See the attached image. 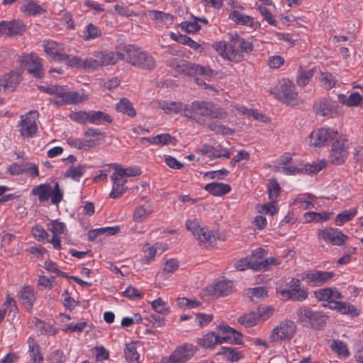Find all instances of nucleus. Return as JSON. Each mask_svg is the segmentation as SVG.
Returning <instances> with one entry per match:
<instances>
[{
	"instance_id": "412c9836",
	"label": "nucleus",
	"mask_w": 363,
	"mask_h": 363,
	"mask_svg": "<svg viewBox=\"0 0 363 363\" xmlns=\"http://www.w3.org/2000/svg\"><path fill=\"white\" fill-rule=\"evenodd\" d=\"M42 46L44 52L55 61L60 62L67 59V55L65 53V48L53 40H45Z\"/></svg>"
},
{
	"instance_id": "774afa93",
	"label": "nucleus",
	"mask_w": 363,
	"mask_h": 363,
	"mask_svg": "<svg viewBox=\"0 0 363 363\" xmlns=\"http://www.w3.org/2000/svg\"><path fill=\"white\" fill-rule=\"evenodd\" d=\"M267 189L269 200L271 201H277V199L279 197L281 191L279 184L269 183Z\"/></svg>"
},
{
	"instance_id": "f03ea898",
	"label": "nucleus",
	"mask_w": 363,
	"mask_h": 363,
	"mask_svg": "<svg viewBox=\"0 0 363 363\" xmlns=\"http://www.w3.org/2000/svg\"><path fill=\"white\" fill-rule=\"evenodd\" d=\"M212 47L225 60L240 62L243 58V53L249 54L254 48L253 44L240 38L238 35L232 36L228 41L214 43Z\"/></svg>"
},
{
	"instance_id": "052dcab7",
	"label": "nucleus",
	"mask_w": 363,
	"mask_h": 363,
	"mask_svg": "<svg viewBox=\"0 0 363 363\" xmlns=\"http://www.w3.org/2000/svg\"><path fill=\"white\" fill-rule=\"evenodd\" d=\"M313 199L314 196L312 194L301 195L295 200V202L300 203L303 209H308L314 207Z\"/></svg>"
},
{
	"instance_id": "1a4fd4ad",
	"label": "nucleus",
	"mask_w": 363,
	"mask_h": 363,
	"mask_svg": "<svg viewBox=\"0 0 363 363\" xmlns=\"http://www.w3.org/2000/svg\"><path fill=\"white\" fill-rule=\"evenodd\" d=\"M327 166V161L320 160L318 163H300L294 166L276 167L277 171L285 175L311 174H316Z\"/></svg>"
},
{
	"instance_id": "0e129e2a",
	"label": "nucleus",
	"mask_w": 363,
	"mask_h": 363,
	"mask_svg": "<svg viewBox=\"0 0 363 363\" xmlns=\"http://www.w3.org/2000/svg\"><path fill=\"white\" fill-rule=\"evenodd\" d=\"M31 233L34 238L39 242H45L48 239V234L45 229L40 225L33 227Z\"/></svg>"
},
{
	"instance_id": "6ab92c4d",
	"label": "nucleus",
	"mask_w": 363,
	"mask_h": 363,
	"mask_svg": "<svg viewBox=\"0 0 363 363\" xmlns=\"http://www.w3.org/2000/svg\"><path fill=\"white\" fill-rule=\"evenodd\" d=\"M37 113L29 112L21 116L20 133L23 138H32L37 132Z\"/></svg>"
},
{
	"instance_id": "e2e57ef3",
	"label": "nucleus",
	"mask_w": 363,
	"mask_h": 363,
	"mask_svg": "<svg viewBox=\"0 0 363 363\" xmlns=\"http://www.w3.org/2000/svg\"><path fill=\"white\" fill-rule=\"evenodd\" d=\"M180 28L183 31L188 33H194L201 29V26L198 21L194 19V21H184L180 23Z\"/></svg>"
},
{
	"instance_id": "4c0bfd02",
	"label": "nucleus",
	"mask_w": 363,
	"mask_h": 363,
	"mask_svg": "<svg viewBox=\"0 0 363 363\" xmlns=\"http://www.w3.org/2000/svg\"><path fill=\"white\" fill-rule=\"evenodd\" d=\"M333 214V213H329L326 211L320 213L308 211L304 213L303 217L306 223H319L328 220Z\"/></svg>"
},
{
	"instance_id": "9d476101",
	"label": "nucleus",
	"mask_w": 363,
	"mask_h": 363,
	"mask_svg": "<svg viewBox=\"0 0 363 363\" xmlns=\"http://www.w3.org/2000/svg\"><path fill=\"white\" fill-rule=\"evenodd\" d=\"M340 133L330 128H320L311 132L309 136V144L314 147H323L330 142H334Z\"/></svg>"
},
{
	"instance_id": "bf43d9fd",
	"label": "nucleus",
	"mask_w": 363,
	"mask_h": 363,
	"mask_svg": "<svg viewBox=\"0 0 363 363\" xmlns=\"http://www.w3.org/2000/svg\"><path fill=\"white\" fill-rule=\"evenodd\" d=\"M281 260L279 258L277 257H268L265 259L264 260L262 261H257V265L259 267V271L261 270H267L269 269L272 266H277L281 264Z\"/></svg>"
},
{
	"instance_id": "5fc2aeb1",
	"label": "nucleus",
	"mask_w": 363,
	"mask_h": 363,
	"mask_svg": "<svg viewBox=\"0 0 363 363\" xmlns=\"http://www.w3.org/2000/svg\"><path fill=\"white\" fill-rule=\"evenodd\" d=\"M124 353L126 360L129 362L138 361L139 359L137 347L134 342L126 344Z\"/></svg>"
},
{
	"instance_id": "f8f14e48",
	"label": "nucleus",
	"mask_w": 363,
	"mask_h": 363,
	"mask_svg": "<svg viewBox=\"0 0 363 363\" xmlns=\"http://www.w3.org/2000/svg\"><path fill=\"white\" fill-rule=\"evenodd\" d=\"M196 349L192 345L184 344L177 347L170 355L163 357L160 363H186L195 354Z\"/></svg>"
},
{
	"instance_id": "a19ab883",
	"label": "nucleus",
	"mask_w": 363,
	"mask_h": 363,
	"mask_svg": "<svg viewBox=\"0 0 363 363\" xmlns=\"http://www.w3.org/2000/svg\"><path fill=\"white\" fill-rule=\"evenodd\" d=\"M127 190H132L133 193L138 194L139 186H125L124 183H113L110 196L112 199H116L122 196Z\"/></svg>"
},
{
	"instance_id": "a878e982",
	"label": "nucleus",
	"mask_w": 363,
	"mask_h": 363,
	"mask_svg": "<svg viewBox=\"0 0 363 363\" xmlns=\"http://www.w3.org/2000/svg\"><path fill=\"white\" fill-rule=\"evenodd\" d=\"M94 56L99 59L100 66H107L116 64L118 60L125 58L124 53L111 51L108 52L96 51Z\"/></svg>"
},
{
	"instance_id": "7ed1b4c3",
	"label": "nucleus",
	"mask_w": 363,
	"mask_h": 363,
	"mask_svg": "<svg viewBox=\"0 0 363 363\" xmlns=\"http://www.w3.org/2000/svg\"><path fill=\"white\" fill-rule=\"evenodd\" d=\"M185 225L200 245L213 247L216 241L215 235L202 222L196 218L188 219L185 223Z\"/></svg>"
},
{
	"instance_id": "39448f33",
	"label": "nucleus",
	"mask_w": 363,
	"mask_h": 363,
	"mask_svg": "<svg viewBox=\"0 0 363 363\" xmlns=\"http://www.w3.org/2000/svg\"><path fill=\"white\" fill-rule=\"evenodd\" d=\"M167 65L178 74L190 76L201 74L208 77L213 75V71L210 67L193 64L184 60L171 58L167 60Z\"/></svg>"
},
{
	"instance_id": "6e6552de",
	"label": "nucleus",
	"mask_w": 363,
	"mask_h": 363,
	"mask_svg": "<svg viewBox=\"0 0 363 363\" xmlns=\"http://www.w3.org/2000/svg\"><path fill=\"white\" fill-rule=\"evenodd\" d=\"M287 285L288 289H277V293L281 299L302 302L308 298V289L301 286L300 279H292Z\"/></svg>"
},
{
	"instance_id": "13d9d810",
	"label": "nucleus",
	"mask_w": 363,
	"mask_h": 363,
	"mask_svg": "<svg viewBox=\"0 0 363 363\" xmlns=\"http://www.w3.org/2000/svg\"><path fill=\"white\" fill-rule=\"evenodd\" d=\"M320 74L321 85L325 89H331L335 86L336 81L331 73L320 72Z\"/></svg>"
},
{
	"instance_id": "f257e3e1",
	"label": "nucleus",
	"mask_w": 363,
	"mask_h": 363,
	"mask_svg": "<svg viewBox=\"0 0 363 363\" xmlns=\"http://www.w3.org/2000/svg\"><path fill=\"white\" fill-rule=\"evenodd\" d=\"M228 113L224 108L217 107L213 102L207 101H194L188 104L185 117L194 120L198 124L206 126V119L225 120Z\"/></svg>"
},
{
	"instance_id": "c03bdc74",
	"label": "nucleus",
	"mask_w": 363,
	"mask_h": 363,
	"mask_svg": "<svg viewBox=\"0 0 363 363\" xmlns=\"http://www.w3.org/2000/svg\"><path fill=\"white\" fill-rule=\"evenodd\" d=\"M235 267L240 271H243L247 269H251L254 271H259L257 261L253 260V257H250L238 260L235 263Z\"/></svg>"
},
{
	"instance_id": "5701e85b",
	"label": "nucleus",
	"mask_w": 363,
	"mask_h": 363,
	"mask_svg": "<svg viewBox=\"0 0 363 363\" xmlns=\"http://www.w3.org/2000/svg\"><path fill=\"white\" fill-rule=\"evenodd\" d=\"M315 298L319 301H328L335 304L338 299L343 298L341 293L333 287L320 289L313 292Z\"/></svg>"
},
{
	"instance_id": "b1692460",
	"label": "nucleus",
	"mask_w": 363,
	"mask_h": 363,
	"mask_svg": "<svg viewBox=\"0 0 363 363\" xmlns=\"http://www.w3.org/2000/svg\"><path fill=\"white\" fill-rule=\"evenodd\" d=\"M220 340L223 342H234L235 344H241L242 335L236 331L234 328L226 325H220L218 328Z\"/></svg>"
},
{
	"instance_id": "69168bd1",
	"label": "nucleus",
	"mask_w": 363,
	"mask_h": 363,
	"mask_svg": "<svg viewBox=\"0 0 363 363\" xmlns=\"http://www.w3.org/2000/svg\"><path fill=\"white\" fill-rule=\"evenodd\" d=\"M228 171L225 169L218 170V171H212L208 172L204 174L203 179H217L222 180L224 179L225 177L227 176Z\"/></svg>"
},
{
	"instance_id": "864d4df0",
	"label": "nucleus",
	"mask_w": 363,
	"mask_h": 363,
	"mask_svg": "<svg viewBox=\"0 0 363 363\" xmlns=\"http://www.w3.org/2000/svg\"><path fill=\"white\" fill-rule=\"evenodd\" d=\"M218 354L223 355L225 359L230 362H236L241 358V355L235 347H222Z\"/></svg>"
},
{
	"instance_id": "79ce46f5",
	"label": "nucleus",
	"mask_w": 363,
	"mask_h": 363,
	"mask_svg": "<svg viewBox=\"0 0 363 363\" xmlns=\"http://www.w3.org/2000/svg\"><path fill=\"white\" fill-rule=\"evenodd\" d=\"M52 95H53V103L58 106L68 103V92L66 87L55 86V91Z\"/></svg>"
},
{
	"instance_id": "4468645a",
	"label": "nucleus",
	"mask_w": 363,
	"mask_h": 363,
	"mask_svg": "<svg viewBox=\"0 0 363 363\" xmlns=\"http://www.w3.org/2000/svg\"><path fill=\"white\" fill-rule=\"evenodd\" d=\"M332 272L312 270L304 272L300 274L301 279L311 286H320L333 278Z\"/></svg>"
},
{
	"instance_id": "4d7b16f0",
	"label": "nucleus",
	"mask_w": 363,
	"mask_h": 363,
	"mask_svg": "<svg viewBox=\"0 0 363 363\" xmlns=\"http://www.w3.org/2000/svg\"><path fill=\"white\" fill-rule=\"evenodd\" d=\"M101 34V30L99 27L92 23H89L86 27L83 38L84 40H88L90 39L97 38L100 37Z\"/></svg>"
},
{
	"instance_id": "f3484780",
	"label": "nucleus",
	"mask_w": 363,
	"mask_h": 363,
	"mask_svg": "<svg viewBox=\"0 0 363 363\" xmlns=\"http://www.w3.org/2000/svg\"><path fill=\"white\" fill-rule=\"evenodd\" d=\"M273 313L272 308H267L264 311L257 310L240 316L238 319L240 324L245 328H251L258 324L261 321L267 320Z\"/></svg>"
},
{
	"instance_id": "dca6fc26",
	"label": "nucleus",
	"mask_w": 363,
	"mask_h": 363,
	"mask_svg": "<svg viewBox=\"0 0 363 363\" xmlns=\"http://www.w3.org/2000/svg\"><path fill=\"white\" fill-rule=\"evenodd\" d=\"M233 291V284L230 280H220L205 289V294L211 298L226 296Z\"/></svg>"
},
{
	"instance_id": "ea45409f",
	"label": "nucleus",
	"mask_w": 363,
	"mask_h": 363,
	"mask_svg": "<svg viewBox=\"0 0 363 363\" xmlns=\"http://www.w3.org/2000/svg\"><path fill=\"white\" fill-rule=\"evenodd\" d=\"M205 127H206L209 130L214 132L216 134L231 135L235 133V130L233 129L228 128L218 121H211L207 123V125Z\"/></svg>"
},
{
	"instance_id": "680f3d73",
	"label": "nucleus",
	"mask_w": 363,
	"mask_h": 363,
	"mask_svg": "<svg viewBox=\"0 0 363 363\" xmlns=\"http://www.w3.org/2000/svg\"><path fill=\"white\" fill-rule=\"evenodd\" d=\"M69 118L78 123H89V112L84 111H74L69 114Z\"/></svg>"
},
{
	"instance_id": "58836bf2",
	"label": "nucleus",
	"mask_w": 363,
	"mask_h": 363,
	"mask_svg": "<svg viewBox=\"0 0 363 363\" xmlns=\"http://www.w3.org/2000/svg\"><path fill=\"white\" fill-rule=\"evenodd\" d=\"M20 300L26 309H31L35 301L33 290L29 286L22 289L20 291Z\"/></svg>"
},
{
	"instance_id": "3c124183",
	"label": "nucleus",
	"mask_w": 363,
	"mask_h": 363,
	"mask_svg": "<svg viewBox=\"0 0 363 363\" xmlns=\"http://www.w3.org/2000/svg\"><path fill=\"white\" fill-rule=\"evenodd\" d=\"M357 212V210L354 208L340 213L335 219V224L337 226H342L345 223L351 220L355 216Z\"/></svg>"
},
{
	"instance_id": "37998d69",
	"label": "nucleus",
	"mask_w": 363,
	"mask_h": 363,
	"mask_svg": "<svg viewBox=\"0 0 363 363\" xmlns=\"http://www.w3.org/2000/svg\"><path fill=\"white\" fill-rule=\"evenodd\" d=\"M103 122L111 123L112 122L111 117L104 111H89V123L93 124H100Z\"/></svg>"
},
{
	"instance_id": "ddd939ff",
	"label": "nucleus",
	"mask_w": 363,
	"mask_h": 363,
	"mask_svg": "<svg viewBox=\"0 0 363 363\" xmlns=\"http://www.w3.org/2000/svg\"><path fill=\"white\" fill-rule=\"evenodd\" d=\"M21 62L22 67L33 77L40 79L44 76L42 62L37 55L33 53L24 55L21 57Z\"/></svg>"
},
{
	"instance_id": "a18cd8bd",
	"label": "nucleus",
	"mask_w": 363,
	"mask_h": 363,
	"mask_svg": "<svg viewBox=\"0 0 363 363\" xmlns=\"http://www.w3.org/2000/svg\"><path fill=\"white\" fill-rule=\"evenodd\" d=\"M159 246V245L150 246L149 244H146L143 247V252L147 255L140 259V262L143 264H149L150 262L154 261Z\"/></svg>"
},
{
	"instance_id": "6e6d98bb",
	"label": "nucleus",
	"mask_w": 363,
	"mask_h": 363,
	"mask_svg": "<svg viewBox=\"0 0 363 363\" xmlns=\"http://www.w3.org/2000/svg\"><path fill=\"white\" fill-rule=\"evenodd\" d=\"M331 349L340 357H347L350 355L346 344L340 340H333L331 345Z\"/></svg>"
},
{
	"instance_id": "338daca9",
	"label": "nucleus",
	"mask_w": 363,
	"mask_h": 363,
	"mask_svg": "<svg viewBox=\"0 0 363 363\" xmlns=\"http://www.w3.org/2000/svg\"><path fill=\"white\" fill-rule=\"evenodd\" d=\"M65 228V225L57 220H53L48 225V230L55 236L62 233Z\"/></svg>"
},
{
	"instance_id": "a211bd4d",
	"label": "nucleus",
	"mask_w": 363,
	"mask_h": 363,
	"mask_svg": "<svg viewBox=\"0 0 363 363\" xmlns=\"http://www.w3.org/2000/svg\"><path fill=\"white\" fill-rule=\"evenodd\" d=\"M317 237L319 240L330 242L334 245H342L348 238L340 230L333 228L318 230Z\"/></svg>"
},
{
	"instance_id": "393cba45",
	"label": "nucleus",
	"mask_w": 363,
	"mask_h": 363,
	"mask_svg": "<svg viewBox=\"0 0 363 363\" xmlns=\"http://www.w3.org/2000/svg\"><path fill=\"white\" fill-rule=\"evenodd\" d=\"M112 165L115 169V172L111 176L112 182H119L124 177H135L141 174V170L138 167H129L123 168L116 164H112Z\"/></svg>"
},
{
	"instance_id": "cd10ccee",
	"label": "nucleus",
	"mask_w": 363,
	"mask_h": 363,
	"mask_svg": "<svg viewBox=\"0 0 363 363\" xmlns=\"http://www.w3.org/2000/svg\"><path fill=\"white\" fill-rule=\"evenodd\" d=\"M158 107L163 110L165 113H183L185 116L186 109H188V104H185L181 101H162L159 102Z\"/></svg>"
},
{
	"instance_id": "473e14b6",
	"label": "nucleus",
	"mask_w": 363,
	"mask_h": 363,
	"mask_svg": "<svg viewBox=\"0 0 363 363\" xmlns=\"http://www.w3.org/2000/svg\"><path fill=\"white\" fill-rule=\"evenodd\" d=\"M20 11L28 16L40 15L45 13V9L33 0H23Z\"/></svg>"
},
{
	"instance_id": "7c9ffc66",
	"label": "nucleus",
	"mask_w": 363,
	"mask_h": 363,
	"mask_svg": "<svg viewBox=\"0 0 363 363\" xmlns=\"http://www.w3.org/2000/svg\"><path fill=\"white\" fill-rule=\"evenodd\" d=\"M153 212L154 208L150 203L138 205L133 211V220L135 223H141L149 218Z\"/></svg>"
},
{
	"instance_id": "8fccbe9b",
	"label": "nucleus",
	"mask_w": 363,
	"mask_h": 363,
	"mask_svg": "<svg viewBox=\"0 0 363 363\" xmlns=\"http://www.w3.org/2000/svg\"><path fill=\"white\" fill-rule=\"evenodd\" d=\"M152 308L157 313L162 315H167L169 313L170 309L168 303L163 301L161 298H158L150 302Z\"/></svg>"
},
{
	"instance_id": "c85d7f7f",
	"label": "nucleus",
	"mask_w": 363,
	"mask_h": 363,
	"mask_svg": "<svg viewBox=\"0 0 363 363\" xmlns=\"http://www.w3.org/2000/svg\"><path fill=\"white\" fill-rule=\"evenodd\" d=\"M199 152H201L203 155H207L208 157L213 158H230V152L226 150L223 149L220 145H218L217 147H214L210 145L205 144L200 149Z\"/></svg>"
},
{
	"instance_id": "423d86ee",
	"label": "nucleus",
	"mask_w": 363,
	"mask_h": 363,
	"mask_svg": "<svg viewBox=\"0 0 363 363\" xmlns=\"http://www.w3.org/2000/svg\"><path fill=\"white\" fill-rule=\"evenodd\" d=\"M124 55L127 62L135 67L150 70L155 67L154 58L138 48L129 45L126 48Z\"/></svg>"
},
{
	"instance_id": "2f4dec72",
	"label": "nucleus",
	"mask_w": 363,
	"mask_h": 363,
	"mask_svg": "<svg viewBox=\"0 0 363 363\" xmlns=\"http://www.w3.org/2000/svg\"><path fill=\"white\" fill-rule=\"evenodd\" d=\"M313 108L316 114L322 116L333 117L336 113L334 106L325 99L316 101L313 105Z\"/></svg>"
},
{
	"instance_id": "4be33fe9",
	"label": "nucleus",
	"mask_w": 363,
	"mask_h": 363,
	"mask_svg": "<svg viewBox=\"0 0 363 363\" xmlns=\"http://www.w3.org/2000/svg\"><path fill=\"white\" fill-rule=\"evenodd\" d=\"M26 30L25 24L19 20L0 22V34L8 35H21Z\"/></svg>"
},
{
	"instance_id": "2eb2a0df",
	"label": "nucleus",
	"mask_w": 363,
	"mask_h": 363,
	"mask_svg": "<svg viewBox=\"0 0 363 363\" xmlns=\"http://www.w3.org/2000/svg\"><path fill=\"white\" fill-rule=\"evenodd\" d=\"M347 149V140L340 134L339 137L332 143L331 162L335 165H340L344 163L348 156Z\"/></svg>"
},
{
	"instance_id": "20e7f679",
	"label": "nucleus",
	"mask_w": 363,
	"mask_h": 363,
	"mask_svg": "<svg viewBox=\"0 0 363 363\" xmlns=\"http://www.w3.org/2000/svg\"><path fill=\"white\" fill-rule=\"evenodd\" d=\"M297 321L303 327L318 330L323 328L328 317L320 311H313L307 306H303L296 311Z\"/></svg>"
},
{
	"instance_id": "c756f323",
	"label": "nucleus",
	"mask_w": 363,
	"mask_h": 363,
	"mask_svg": "<svg viewBox=\"0 0 363 363\" xmlns=\"http://www.w3.org/2000/svg\"><path fill=\"white\" fill-rule=\"evenodd\" d=\"M229 18L238 25L247 26L255 29L259 26V23L257 21H255L253 18L244 15L238 11H232L229 14Z\"/></svg>"
},
{
	"instance_id": "aec40b11",
	"label": "nucleus",
	"mask_w": 363,
	"mask_h": 363,
	"mask_svg": "<svg viewBox=\"0 0 363 363\" xmlns=\"http://www.w3.org/2000/svg\"><path fill=\"white\" fill-rule=\"evenodd\" d=\"M275 89L277 91L276 93L277 98L286 104L293 103L297 96L295 86L289 80H282Z\"/></svg>"
},
{
	"instance_id": "f704fd0d",
	"label": "nucleus",
	"mask_w": 363,
	"mask_h": 363,
	"mask_svg": "<svg viewBox=\"0 0 363 363\" xmlns=\"http://www.w3.org/2000/svg\"><path fill=\"white\" fill-rule=\"evenodd\" d=\"M119 227H106L91 230L88 232V239L94 241L101 235H113L119 232Z\"/></svg>"
},
{
	"instance_id": "c9c22d12",
	"label": "nucleus",
	"mask_w": 363,
	"mask_h": 363,
	"mask_svg": "<svg viewBox=\"0 0 363 363\" xmlns=\"http://www.w3.org/2000/svg\"><path fill=\"white\" fill-rule=\"evenodd\" d=\"M205 189L216 196L225 195L230 191L231 187L228 184L224 183H208Z\"/></svg>"
},
{
	"instance_id": "0eeeda50",
	"label": "nucleus",
	"mask_w": 363,
	"mask_h": 363,
	"mask_svg": "<svg viewBox=\"0 0 363 363\" xmlns=\"http://www.w3.org/2000/svg\"><path fill=\"white\" fill-rule=\"evenodd\" d=\"M297 330L296 323L291 320L280 321L272 330L269 340L272 343L289 342L295 336Z\"/></svg>"
},
{
	"instance_id": "de8ad7c7",
	"label": "nucleus",
	"mask_w": 363,
	"mask_h": 363,
	"mask_svg": "<svg viewBox=\"0 0 363 363\" xmlns=\"http://www.w3.org/2000/svg\"><path fill=\"white\" fill-rule=\"evenodd\" d=\"M256 211L259 214H266L274 216L278 211V204L277 201H269L267 203L256 206Z\"/></svg>"
},
{
	"instance_id": "e433bc0d",
	"label": "nucleus",
	"mask_w": 363,
	"mask_h": 363,
	"mask_svg": "<svg viewBox=\"0 0 363 363\" xmlns=\"http://www.w3.org/2000/svg\"><path fill=\"white\" fill-rule=\"evenodd\" d=\"M197 342L201 347L206 349L212 348L216 345L222 344L219 335H216L215 333L206 334L203 337L199 338Z\"/></svg>"
},
{
	"instance_id": "72a5a7b5",
	"label": "nucleus",
	"mask_w": 363,
	"mask_h": 363,
	"mask_svg": "<svg viewBox=\"0 0 363 363\" xmlns=\"http://www.w3.org/2000/svg\"><path fill=\"white\" fill-rule=\"evenodd\" d=\"M330 308L335 310L344 315L356 317L359 315V311L353 305L347 302L336 301Z\"/></svg>"
},
{
	"instance_id": "603ef678",
	"label": "nucleus",
	"mask_w": 363,
	"mask_h": 363,
	"mask_svg": "<svg viewBox=\"0 0 363 363\" xmlns=\"http://www.w3.org/2000/svg\"><path fill=\"white\" fill-rule=\"evenodd\" d=\"M143 140H146L151 144L155 145H168L173 140V138L169 134H160L152 138H143Z\"/></svg>"
},
{
	"instance_id": "49530a36",
	"label": "nucleus",
	"mask_w": 363,
	"mask_h": 363,
	"mask_svg": "<svg viewBox=\"0 0 363 363\" xmlns=\"http://www.w3.org/2000/svg\"><path fill=\"white\" fill-rule=\"evenodd\" d=\"M116 110L118 112H121L124 114H126L129 116H135L136 115V112L135 108L133 106V104L130 101L126 99L123 98L121 101L116 104Z\"/></svg>"
},
{
	"instance_id": "bb28decb",
	"label": "nucleus",
	"mask_w": 363,
	"mask_h": 363,
	"mask_svg": "<svg viewBox=\"0 0 363 363\" xmlns=\"http://www.w3.org/2000/svg\"><path fill=\"white\" fill-rule=\"evenodd\" d=\"M21 81L20 75L16 72H11L3 75L0 78V92L9 91H13Z\"/></svg>"
},
{
	"instance_id": "09e8293b",
	"label": "nucleus",
	"mask_w": 363,
	"mask_h": 363,
	"mask_svg": "<svg viewBox=\"0 0 363 363\" xmlns=\"http://www.w3.org/2000/svg\"><path fill=\"white\" fill-rule=\"evenodd\" d=\"M313 75L314 70L313 69L305 70L302 67H300L296 79L297 84L300 86H305L309 83Z\"/></svg>"
},
{
	"instance_id": "9b49d317",
	"label": "nucleus",
	"mask_w": 363,
	"mask_h": 363,
	"mask_svg": "<svg viewBox=\"0 0 363 363\" xmlns=\"http://www.w3.org/2000/svg\"><path fill=\"white\" fill-rule=\"evenodd\" d=\"M32 193L38 197L40 202L46 201L50 198L52 203L57 204L62 199V193L60 191L57 183L54 189L46 184H41L35 187Z\"/></svg>"
}]
</instances>
